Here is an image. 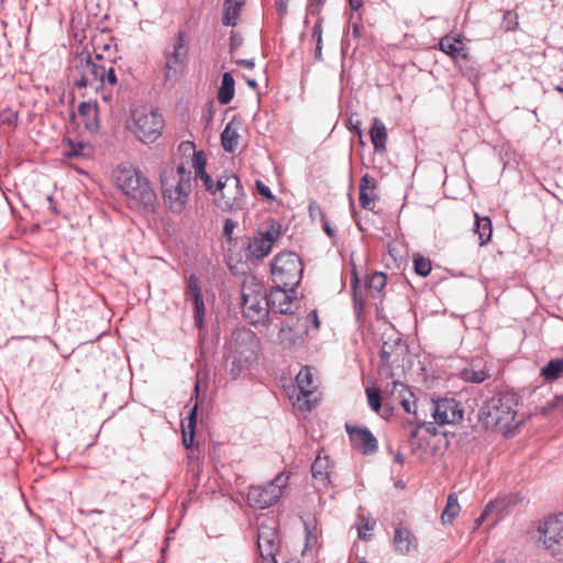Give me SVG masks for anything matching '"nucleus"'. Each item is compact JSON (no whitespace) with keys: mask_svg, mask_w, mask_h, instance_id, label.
<instances>
[{"mask_svg":"<svg viewBox=\"0 0 563 563\" xmlns=\"http://www.w3.org/2000/svg\"><path fill=\"white\" fill-rule=\"evenodd\" d=\"M185 299L194 303V319L197 327H202L205 317V302L200 279L190 274L186 277Z\"/></svg>","mask_w":563,"mask_h":563,"instance_id":"17","label":"nucleus"},{"mask_svg":"<svg viewBox=\"0 0 563 563\" xmlns=\"http://www.w3.org/2000/svg\"><path fill=\"white\" fill-rule=\"evenodd\" d=\"M350 129L357 134V136L360 137L361 145L364 146L365 143H364L363 139H362L363 137V132H362V129H361L360 120L353 121V119L351 118L350 119Z\"/></svg>","mask_w":563,"mask_h":563,"instance_id":"51","label":"nucleus"},{"mask_svg":"<svg viewBox=\"0 0 563 563\" xmlns=\"http://www.w3.org/2000/svg\"><path fill=\"white\" fill-rule=\"evenodd\" d=\"M71 150L68 152V156H80L82 153L84 144L82 143H70Z\"/></svg>","mask_w":563,"mask_h":563,"instance_id":"54","label":"nucleus"},{"mask_svg":"<svg viewBox=\"0 0 563 563\" xmlns=\"http://www.w3.org/2000/svg\"><path fill=\"white\" fill-rule=\"evenodd\" d=\"M234 97V78L230 73L222 76L221 86L218 92V101L221 104H228Z\"/></svg>","mask_w":563,"mask_h":563,"instance_id":"32","label":"nucleus"},{"mask_svg":"<svg viewBox=\"0 0 563 563\" xmlns=\"http://www.w3.org/2000/svg\"><path fill=\"white\" fill-rule=\"evenodd\" d=\"M287 5H288V0H279L276 3V8H277L278 14L280 16H284L287 14Z\"/></svg>","mask_w":563,"mask_h":563,"instance_id":"55","label":"nucleus"},{"mask_svg":"<svg viewBox=\"0 0 563 563\" xmlns=\"http://www.w3.org/2000/svg\"><path fill=\"white\" fill-rule=\"evenodd\" d=\"M102 77L100 78V88L106 85L114 86L118 81L117 75L112 66L107 67L103 65Z\"/></svg>","mask_w":563,"mask_h":563,"instance_id":"42","label":"nucleus"},{"mask_svg":"<svg viewBox=\"0 0 563 563\" xmlns=\"http://www.w3.org/2000/svg\"><path fill=\"white\" fill-rule=\"evenodd\" d=\"M431 412L439 424H454L463 419V410L460 404L452 398H442L432 401Z\"/></svg>","mask_w":563,"mask_h":563,"instance_id":"14","label":"nucleus"},{"mask_svg":"<svg viewBox=\"0 0 563 563\" xmlns=\"http://www.w3.org/2000/svg\"><path fill=\"white\" fill-rule=\"evenodd\" d=\"M238 227V222L232 219H227L223 227V234L227 239H231L233 230Z\"/></svg>","mask_w":563,"mask_h":563,"instance_id":"50","label":"nucleus"},{"mask_svg":"<svg viewBox=\"0 0 563 563\" xmlns=\"http://www.w3.org/2000/svg\"><path fill=\"white\" fill-rule=\"evenodd\" d=\"M511 506V500L509 497L503 496L498 497L494 500H490L484 508L481 516L476 519V525L481 526L482 522L488 519H493L494 522H497L499 518L508 511Z\"/></svg>","mask_w":563,"mask_h":563,"instance_id":"21","label":"nucleus"},{"mask_svg":"<svg viewBox=\"0 0 563 563\" xmlns=\"http://www.w3.org/2000/svg\"><path fill=\"white\" fill-rule=\"evenodd\" d=\"M78 113L84 119L87 130L97 131L99 128L98 122V107L96 103L81 102L78 107Z\"/></svg>","mask_w":563,"mask_h":563,"instance_id":"30","label":"nucleus"},{"mask_svg":"<svg viewBox=\"0 0 563 563\" xmlns=\"http://www.w3.org/2000/svg\"><path fill=\"white\" fill-rule=\"evenodd\" d=\"M188 56L184 32H178L173 38L172 49L165 53L164 77L165 81H174L181 74Z\"/></svg>","mask_w":563,"mask_h":563,"instance_id":"12","label":"nucleus"},{"mask_svg":"<svg viewBox=\"0 0 563 563\" xmlns=\"http://www.w3.org/2000/svg\"><path fill=\"white\" fill-rule=\"evenodd\" d=\"M255 186H256V189L258 190V192L263 197H265L267 199L273 198V194H272L271 189L263 181L256 180Z\"/></svg>","mask_w":563,"mask_h":563,"instance_id":"52","label":"nucleus"},{"mask_svg":"<svg viewBox=\"0 0 563 563\" xmlns=\"http://www.w3.org/2000/svg\"><path fill=\"white\" fill-rule=\"evenodd\" d=\"M47 201L49 202V208L53 210L54 213H57L56 208L53 206V197L47 196Z\"/></svg>","mask_w":563,"mask_h":563,"instance_id":"62","label":"nucleus"},{"mask_svg":"<svg viewBox=\"0 0 563 563\" xmlns=\"http://www.w3.org/2000/svg\"><path fill=\"white\" fill-rule=\"evenodd\" d=\"M413 269L419 276L427 277L432 269L431 261L421 255H416L413 257Z\"/></svg>","mask_w":563,"mask_h":563,"instance_id":"39","label":"nucleus"},{"mask_svg":"<svg viewBox=\"0 0 563 563\" xmlns=\"http://www.w3.org/2000/svg\"><path fill=\"white\" fill-rule=\"evenodd\" d=\"M305 548L302 550V555H306L308 552H312L319 545V537L317 527L312 522L305 521Z\"/></svg>","mask_w":563,"mask_h":563,"instance_id":"35","label":"nucleus"},{"mask_svg":"<svg viewBox=\"0 0 563 563\" xmlns=\"http://www.w3.org/2000/svg\"><path fill=\"white\" fill-rule=\"evenodd\" d=\"M476 362H482L481 356H476L471 361L470 368H464L461 372V377L463 380L467 383H475L479 384L488 379L492 375L489 373V369L486 367V365L483 366V368L475 369L474 366H477L478 364Z\"/></svg>","mask_w":563,"mask_h":563,"instance_id":"27","label":"nucleus"},{"mask_svg":"<svg viewBox=\"0 0 563 563\" xmlns=\"http://www.w3.org/2000/svg\"><path fill=\"white\" fill-rule=\"evenodd\" d=\"M161 183L165 205L172 212L180 213L192 190L191 170L184 164L166 167L161 172Z\"/></svg>","mask_w":563,"mask_h":563,"instance_id":"3","label":"nucleus"},{"mask_svg":"<svg viewBox=\"0 0 563 563\" xmlns=\"http://www.w3.org/2000/svg\"><path fill=\"white\" fill-rule=\"evenodd\" d=\"M235 63H236V65L243 66V67H245L247 69H253L255 67L254 59H243V58H241V59H236Z\"/></svg>","mask_w":563,"mask_h":563,"instance_id":"56","label":"nucleus"},{"mask_svg":"<svg viewBox=\"0 0 563 563\" xmlns=\"http://www.w3.org/2000/svg\"><path fill=\"white\" fill-rule=\"evenodd\" d=\"M225 362L231 363L230 373L233 378H235L236 376H239L242 373L241 361L238 358L236 354H230L225 358Z\"/></svg>","mask_w":563,"mask_h":563,"instance_id":"45","label":"nucleus"},{"mask_svg":"<svg viewBox=\"0 0 563 563\" xmlns=\"http://www.w3.org/2000/svg\"><path fill=\"white\" fill-rule=\"evenodd\" d=\"M374 522L366 521L357 528V534L361 540L368 541L372 539L371 531L374 529Z\"/></svg>","mask_w":563,"mask_h":563,"instance_id":"46","label":"nucleus"},{"mask_svg":"<svg viewBox=\"0 0 563 563\" xmlns=\"http://www.w3.org/2000/svg\"><path fill=\"white\" fill-rule=\"evenodd\" d=\"M231 345L233 352H256L260 347V341L253 331L241 328L232 332Z\"/></svg>","mask_w":563,"mask_h":563,"instance_id":"20","label":"nucleus"},{"mask_svg":"<svg viewBox=\"0 0 563 563\" xmlns=\"http://www.w3.org/2000/svg\"><path fill=\"white\" fill-rule=\"evenodd\" d=\"M325 0H311L308 5L307 10L310 14L317 15L320 13L321 8L323 7Z\"/></svg>","mask_w":563,"mask_h":563,"instance_id":"48","label":"nucleus"},{"mask_svg":"<svg viewBox=\"0 0 563 563\" xmlns=\"http://www.w3.org/2000/svg\"><path fill=\"white\" fill-rule=\"evenodd\" d=\"M395 460H396L398 463H400V464H402V463H404V456H402L400 453H398V454L395 456Z\"/></svg>","mask_w":563,"mask_h":563,"instance_id":"64","label":"nucleus"},{"mask_svg":"<svg viewBox=\"0 0 563 563\" xmlns=\"http://www.w3.org/2000/svg\"><path fill=\"white\" fill-rule=\"evenodd\" d=\"M439 48L455 60L468 58V52L464 47L460 34L444 35L439 42Z\"/></svg>","mask_w":563,"mask_h":563,"instance_id":"22","label":"nucleus"},{"mask_svg":"<svg viewBox=\"0 0 563 563\" xmlns=\"http://www.w3.org/2000/svg\"><path fill=\"white\" fill-rule=\"evenodd\" d=\"M282 235V225L272 221L265 230H257L247 239L245 258L247 262H257L265 258L273 249L274 243Z\"/></svg>","mask_w":563,"mask_h":563,"instance_id":"8","label":"nucleus"},{"mask_svg":"<svg viewBox=\"0 0 563 563\" xmlns=\"http://www.w3.org/2000/svg\"><path fill=\"white\" fill-rule=\"evenodd\" d=\"M0 121L11 126L18 123V112L11 109H5L0 113Z\"/></svg>","mask_w":563,"mask_h":563,"instance_id":"44","label":"nucleus"},{"mask_svg":"<svg viewBox=\"0 0 563 563\" xmlns=\"http://www.w3.org/2000/svg\"><path fill=\"white\" fill-rule=\"evenodd\" d=\"M366 397L369 408L374 412H378L382 409V396L379 389L375 387L366 388Z\"/></svg>","mask_w":563,"mask_h":563,"instance_id":"40","label":"nucleus"},{"mask_svg":"<svg viewBox=\"0 0 563 563\" xmlns=\"http://www.w3.org/2000/svg\"><path fill=\"white\" fill-rule=\"evenodd\" d=\"M413 416H415V420H416V424L412 426L411 430H410V438H416L418 435V431L419 429L422 427V426H426L424 421L422 419H420L417 415V412L415 411L413 412Z\"/></svg>","mask_w":563,"mask_h":563,"instance_id":"53","label":"nucleus"},{"mask_svg":"<svg viewBox=\"0 0 563 563\" xmlns=\"http://www.w3.org/2000/svg\"><path fill=\"white\" fill-rule=\"evenodd\" d=\"M179 148L184 152L188 150L194 152L191 157V167L195 169V178L202 180L206 190L211 194H216L218 191L216 190V185L213 184L211 176L206 172L207 161L203 152H196L195 145L191 142H183Z\"/></svg>","mask_w":563,"mask_h":563,"instance_id":"18","label":"nucleus"},{"mask_svg":"<svg viewBox=\"0 0 563 563\" xmlns=\"http://www.w3.org/2000/svg\"><path fill=\"white\" fill-rule=\"evenodd\" d=\"M386 275L382 272H374L366 278L365 288L371 292L372 297L378 296L386 286Z\"/></svg>","mask_w":563,"mask_h":563,"instance_id":"34","label":"nucleus"},{"mask_svg":"<svg viewBox=\"0 0 563 563\" xmlns=\"http://www.w3.org/2000/svg\"><path fill=\"white\" fill-rule=\"evenodd\" d=\"M461 507L457 501L455 494L448 496V501L444 510L442 511L441 519L443 523H452L453 520L459 516Z\"/></svg>","mask_w":563,"mask_h":563,"instance_id":"36","label":"nucleus"},{"mask_svg":"<svg viewBox=\"0 0 563 563\" xmlns=\"http://www.w3.org/2000/svg\"><path fill=\"white\" fill-rule=\"evenodd\" d=\"M349 3H350V7L352 10L357 11L362 7L363 1L362 0H349Z\"/></svg>","mask_w":563,"mask_h":563,"instance_id":"58","label":"nucleus"},{"mask_svg":"<svg viewBox=\"0 0 563 563\" xmlns=\"http://www.w3.org/2000/svg\"><path fill=\"white\" fill-rule=\"evenodd\" d=\"M538 530L549 554L558 561H563V515L549 516Z\"/></svg>","mask_w":563,"mask_h":563,"instance_id":"9","label":"nucleus"},{"mask_svg":"<svg viewBox=\"0 0 563 563\" xmlns=\"http://www.w3.org/2000/svg\"><path fill=\"white\" fill-rule=\"evenodd\" d=\"M369 137L376 153H383L386 151L388 134L386 125L380 119L373 118Z\"/></svg>","mask_w":563,"mask_h":563,"instance_id":"24","label":"nucleus"},{"mask_svg":"<svg viewBox=\"0 0 563 563\" xmlns=\"http://www.w3.org/2000/svg\"><path fill=\"white\" fill-rule=\"evenodd\" d=\"M352 289H353V295H354V302L355 305H357L358 302L362 301V298H361V290H360V278L355 272V269H353L352 272Z\"/></svg>","mask_w":563,"mask_h":563,"instance_id":"47","label":"nucleus"},{"mask_svg":"<svg viewBox=\"0 0 563 563\" xmlns=\"http://www.w3.org/2000/svg\"><path fill=\"white\" fill-rule=\"evenodd\" d=\"M198 401L190 408L186 422H183V443L187 449L192 448L197 426Z\"/></svg>","mask_w":563,"mask_h":563,"instance_id":"28","label":"nucleus"},{"mask_svg":"<svg viewBox=\"0 0 563 563\" xmlns=\"http://www.w3.org/2000/svg\"><path fill=\"white\" fill-rule=\"evenodd\" d=\"M393 544L396 552L400 554H408L417 549L418 541L410 529L399 526L395 528Z\"/></svg>","mask_w":563,"mask_h":563,"instance_id":"23","label":"nucleus"},{"mask_svg":"<svg viewBox=\"0 0 563 563\" xmlns=\"http://www.w3.org/2000/svg\"><path fill=\"white\" fill-rule=\"evenodd\" d=\"M245 2L246 0H224L222 24L225 26H235Z\"/></svg>","mask_w":563,"mask_h":563,"instance_id":"25","label":"nucleus"},{"mask_svg":"<svg viewBox=\"0 0 563 563\" xmlns=\"http://www.w3.org/2000/svg\"><path fill=\"white\" fill-rule=\"evenodd\" d=\"M279 340L284 343L285 347L290 349L297 345V341H301V336H294L292 329L290 327H282L279 331Z\"/></svg>","mask_w":563,"mask_h":563,"instance_id":"41","label":"nucleus"},{"mask_svg":"<svg viewBox=\"0 0 563 563\" xmlns=\"http://www.w3.org/2000/svg\"><path fill=\"white\" fill-rule=\"evenodd\" d=\"M244 38L241 33L232 30L230 32V38H229V51L230 54H234L242 45H243Z\"/></svg>","mask_w":563,"mask_h":563,"instance_id":"43","label":"nucleus"},{"mask_svg":"<svg viewBox=\"0 0 563 563\" xmlns=\"http://www.w3.org/2000/svg\"><path fill=\"white\" fill-rule=\"evenodd\" d=\"M165 126L163 115L147 108L135 109L126 121V129L144 144H152L162 135Z\"/></svg>","mask_w":563,"mask_h":563,"instance_id":"5","label":"nucleus"},{"mask_svg":"<svg viewBox=\"0 0 563 563\" xmlns=\"http://www.w3.org/2000/svg\"><path fill=\"white\" fill-rule=\"evenodd\" d=\"M353 35L355 37H358L360 36V25L357 23H354L353 24Z\"/></svg>","mask_w":563,"mask_h":563,"instance_id":"61","label":"nucleus"},{"mask_svg":"<svg viewBox=\"0 0 563 563\" xmlns=\"http://www.w3.org/2000/svg\"><path fill=\"white\" fill-rule=\"evenodd\" d=\"M82 514H85L86 516H91L92 514H103V510L101 509H91V510H87V511H84L81 510Z\"/></svg>","mask_w":563,"mask_h":563,"instance_id":"60","label":"nucleus"},{"mask_svg":"<svg viewBox=\"0 0 563 563\" xmlns=\"http://www.w3.org/2000/svg\"><path fill=\"white\" fill-rule=\"evenodd\" d=\"M103 62L101 55L97 54L95 58L90 53H78L70 63L69 78L78 88L91 87L96 90L100 88V78L103 71Z\"/></svg>","mask_w":563,"mask_h":563,"instance_id":"6","label":"nucleus"},{"mask_svg":"<svg viewBox=\"0 0 563 563\" xmlns=\"http://www.w3.org/2000/svg\"><path fill=\"white\" fill-rule=\"evenodd\" d=\"M295 290L296 288L275 285L267 295L269 313L292 314L296 300Z\"/></svg>","mask_w":563,"mask_h":563,"instance_id":"15","label":"nucleus"},{"mask_svg":"<svg viewBox=\"0 0 563 563\" xmlns=\"http://www.w3.org/2000/svg\"><path fill=\"white\" fill-rule=\"evenodd\" d=\"M246 84L250 86V87H253L255 88L257 86L256 81L254 79H247L246 80Z\"/></svg>","mask_w":563,"mask_h":563,"instance_id":"63","label":"nucleus"},{"mask_svg":"<svg viewBox=\"0 0 563 563\" xmlns=\"http://www.w3.org/2000/svg\"><path fill=\"white\" fill-rule=\"evenodd\" d=\"M241 294L243 317L252 324L264 323L269 316L265 285L255 276H249L243 280Z\"/></svg>","mask_w":563,"mask_h":563,"instance_id":"4","label":"nucleus"},{"mask_svg":"<svg viewBox=\"0 0 563 563\" xmlns=\"http://www.w3.org/2000/svg\"><path fill=\"white\" fill-rule=\"evenodd\" d=\"M216 190L220 191L218 207L223 211L240 210L244 206V190L238 176H222L217 180Z\"/></svg>","mask_w":563,"mask_h":563,"instance_id":"11","label":"nucleus"},{"mask_svg":"<svg viewBox=\"0 0 563 563\" xmlns=\"http://www.w3.org/2000/svg\"><path fill=\"white\" fill-rule=\"evenodd\" d=\"M563 374V357L551 360L541 369V375L545 380H555Z\"/></svg>","mask_w":563,"mask_h":563,"instance_id":"37","label":"nucleus"},{"mask_svg":"<svg viewBox=\"0 0 563 563\" xmlns=\"http://www.w3.org/2000/svg\"><path fill=\"white\" fill-rule=\"evenodd\" d=\"M239 137L240 135L236 129L233 128V123H228L221 133V145L223 150L228 153H234L239 144Z\"/></svg>","mask_w":563,"mask_h":563,"instance_id":"33","label":"nucleus"},{"mask_svg":"<svg viewBox=\"0 0 563 563\" xmlns=\"http://www.w3.org/2000/svg\"><path fill=\"white\" fill-rule=\"evenodd\" d=\"M346 431L352 445L363 454H372L377 451V440L367 428L346 424Z\"/></svg>","mask_w":563,"mask_h":563,"instance_id":"19","label":"nucleus"},{"mask_svg":"<svg viewBox=\"0 0 563 563\" xmlns=\"http://www.w3.org/2000/svg\"><path fill=\"white\" fill-rule=\"evenodd\" d=\"M394 389H393V393H399L401 399H400V404L404 408V410L408 413L410 412H415L411 410V401H410V398L413 397V395L407 389L406 385H404L402 383L400 382H394Z\"/></svg>","mask_w":563,"mask_h":563,"instance_id":"38","label":"nucleus"},{"mask_svg":"<svg viewBox=\"0 0 563 563\" xmlns=\"http://www.w3.org/2000/svg\"><path fill=\"white\" fill-rule=\"evenodd\" d=\"M519 397L514 391H498L487 399L479 409V420L486 429H500L505 433L517 428Z\"/></svg>","mask_w":563,"mask_h":563,"instance_id":"2","label":"nucleus"},{"mask_svg":"<svg viewBox=\"0 0 563 563\" xmlns=\"http://www.w3.org/2000/svg\"><path fill=\"white\" fill-rule=\"evenodd\" d=\"M278 549L279 542L275 528L261 525L257 530V550L262 563L276 561Z\"/></svg>","mask_w":563,"mask_h":563,"instance_id":"16","label":"nucleus"},{"mask_svg":"<svg viewBox=\"0 0 563 563\" xmlns=\"http://www.w3.org/2000/svg\"><path fill=\"white\" fill-rule=\"evenodd\" d=\"M288 482V476L278 474L266 485L250 487L247 493L249 505L253 508L265 509L274 505L282 496L283 488Z\"/></svg>","mask_w":563,"mask_h":563,"instance_id":"10","label":"nucleus"},{"mask_svg":"<svg viewBox=\"0 0 563 563\" xmlns=\"http://www.w3.org/2000/svg\"><path fill=\"white\" fill-rule=\"evenodd\" d=\"M314 58L317 60L322 59V44L316 43Z\"/></svg>","mask_w":563,"mask_h":563,"instance_id":"57","label":"nucleus"},{"mask_svg":"<svg viewBox=\"0 0 563 563\" xmlns=\"http://www.w3.org/2000/svg\"><path fill=\"white\" fill-rule=\"evenodd\" d=\"M376 188V180L368 174H365L360 181V205L363 209L373 210L375 208L376 196H371L368 189Z\"/></svg>","mask_w":563,"mask_h":563,"instance_id":"26","label":"nucleus"},{"mask_svg":"<svg viewBox=\"0 0 563 563\" xmlns=\"http://www.w3.org/2000/svg\"><path fill=\"white\" fill-rule=\"evenodd\" d=\"M115 185L123 192L131 209L143 214L154 213L158 198L150 179L131 164H120L113 172Z\"/></svg>","mask_w":563,"mask_h":563,"instance_id":"1","label":"nucleus"},{"mask_svg":"<svg viewBox=\"0 0 563 563\" xmlns=\"http://www.w3.org/2000/svg\"><path fill=\"white\" fill-rule=\"evenodd\" d=\"M313 371V367L306 365L302 366L299 373L296 375V386L298 388L296 405L301 411H310L312 409L309 397L312 396L317 389Z\"/></svg>","mask_w":563,"mask_h":563,"instance_id":"13","label":"nucleus"},{"mask_svg":"<svg viewBox=\"0 0 563 563\" xmlns=\"http://www.w3.org/2000/svg\"><path fill=\"white\" fill-rule=\"evenodd\" d=\"M331 467L332 465L329 456H322L321 454H318L311 465L312 477L322 484H328L330 482L329 476Z\"/></svg>","mask_w":563,"mask_h":563,"instance_id":"29","label":"nucleus"},{"mask_svg":"<svg viewBox=\"0 0 563 563\" xmlns=\"http://www.w3.org/2000/svg\"><path fill=\"white\" fill-rule=\"evenodd\" d=\"M302 272L301 260L292 252L277 254L271 264L273 282L278 287L296 288L300 283Z\"/></svg>","mask_w":563,"mask_h":563,"instance_id":"7","label":"nucleus"},{"mask_svg":"<svg viewBox=\"0 0 563 563\" xmlns=\"http://www.w3.org/2000/svg\"><path fill=\"white\" fill-rule=\"evenodd\" d=\"M323 229L330 238H332L334 235V231L328 222L324 223Z\"/></svg>","mask_w":563,"mask_h":563,"instance_id":"59","label":"nucleus"},{"mask_svg":"<svg viewBox=\"0 0 563 563\" xmlns=\"http://www.w3.org/2000/svg\"><path fill=\"white\" fill-rule=\"evenodd\" d=\"M474 232L478 234L479 245H486L492 238V221L488 217H479L475 214Z\"/></svg>","mask_w":563,"mask_h":563,"instance_id":"31","label":"nucleus"},{"mask_svg":"<svg viewBox=\"0 0 563 563\" xmlns=\"http://www.w3.org/2000/svg\"><path fill=\"white\" fill-rule=\"evenodd\" d=\"M312 38L316 43L322 44V20L319 19L312 27Z\"/></svg>","mask_w":563,"mask_h":563,"instance_id":"49","label":"nucleus"}]
</instances>
